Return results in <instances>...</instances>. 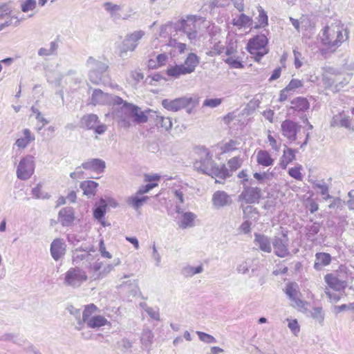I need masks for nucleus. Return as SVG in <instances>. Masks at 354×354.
<instances>
[{"instance_id":"41","label":"nucleus","mask_w":354,"mask_h":354,"mask_svg":"<svg viewBox=\"0 0 354 354\" xmlns=\"http://www.w3.org/2000/svg\"><path fill=\"white\" fill-rule=\"evenodd\" d=\"M312 183L313 188L319 189L324 200L330 198L331 196L328 194V187L324 180H315Z\"/></svg>"},{"instance_id":"49","label":"nucleus","mask_w":354,"mask_h":354,"mask_svg":"<svg viewBox=\"0 0 354 354\" xmlns=\"http://www.w3.org/2000/svg\"><path fill=\"white\" fill-rule=\"evenodd\" d=\"M228 57L224 60V62L227 64L231 68H243V64L239 58L235 55L227 56Z\"/></svg>"},{"instance_id":"32","label":"nucleus","mask_w":354,"mask_h":354,"mask_svg":"<svg viewBox=\"0 0 354 354\" xmlns=\"http://www.w3.org/2000/svg\"><path fill=\"white\" fill-rule=\"evenodd\" d=\"M88 271L92 273L94 279L102 278V269L103 268V262L97 259L96 261H90L86 265Z\"/></svg>"},{"instance_id":"50","label":"nucleus","mask_w":354,"mask_h":354,"mask_svg":"<svg viewBox=\"0 0 354 354\" xmlns=\"http://www.w3.org/2000/svg\"><path fill=\"white\" fill-rule=\"evenodd\" d=\"M12 12L11 6L9 4L3 3L0 6V19L1 20H10Z\"/></svg>"},{"instance_id":"3","label":"nucleus","mask_w":354,"mask_h":354,"mask_svg":"<svg viewBox=\"0 0 354 354\" xmlns=\"http://www.w3.org/2000/svg\"><path fill=\"white\" fill-rule=\"evenodd\" d=\"M199 153V158L196 159L194 162L195 170L202 174L221 178H226L232 175L224 165L221 167L216 166L207 149H201Z\"/></svg>"},{"instance_id":"7","label":"nucleus","mask_w":354,"mask_h":354,"mask_svg":"<svg viewBox=\"0 0 354 354\" xmlns=\"http://www.w3.org/2000/svg\"><path fill=\"white\" fill-rule=\"evenodd\" d=\"M145 35V32L142 30L128 33L122 42L120 48V56L123 57L127 52L134 51Z\"/></svg>"},{"instance_id":"13","label":"nucleus","mask_w":354,"mask_h":354,"mask_svg":"<svg viewBox=\"0 0 354 354\" xmlns=\"http://www.w3.org/2000/svg\"><path fill=\"white\" fill-rule=\"evenodd\" d=\"M289 239L285 232L281 236H275L272 241L274 254L279 257H285L289 254Z\"/></svg>"},{"instance_id":"27","label":"nucleus","mask_w":354,"mask_h":354,"mask_svg":"<svg viewBox=\"0 0 354 354\" xmlns=\"http://www.w3.org/2000/svg\"><path fill=\"white\" fill-rule=\"evenodd\" d=\"M82 167L86 170L101 173L104 171L106 164L105 162L99 158H92L82 164Z\"/></svg>"},{"instance_id":"37","label":"nucleus","mask_w":354,"mask_h":354,"mask_svg":"<svg viewBox=\"0 0 354 354\" xmlns=\"http://www.w3.org/2000/svg\"><path fill=\"white\" fill-rule=\"evenodd\" d=\"M110 324V322H109L104 316L100 315H93L86 323L87 326L91 328H100Z\"/></svg>"},{"instance_id":"20","label":"nucleus","mask_w":354,"mask_h":354,"mask_svg":"<svg viewBox=\"0 0 354 354\" xmlns=\"http://www.w3.org/2000/svg\"><path fill=\"white\" fill-rule=\"evenodd\" d=\"M174 210L176 213L181 214V216L178 221V225L180 228L186 229L194 225V220L196 218L194 213L191 212H183L179 205H176Z\"/></svg>"},{"instance_id":"59","label":"nucleus","mask_w":354,"mask_h":354,"mask_svg":"<svg viewBox=\"0 0 354 354\" xmlns=\"http://www.w3.org/2000/svg\"><path fill=\"white\" fill-rule=\"evenodd\" d=\"M120 264V260L119 259H116L114 260L113 263H106L105 265L103 264V268L102 269V277L107 275L109 272H111L115 266Z\"/></svg>"},{"instance_id":"33","label":"nucleus","mask_w":354,"mask_h":354,"mask_svg":"<svg viewBox=\"0 0 354 354\" xmlns=\"http://www.w3.org/2000/svg\"><path fill=\"white\" fill-rule=\"evenodd\" d=\"M326 283L335 290H341L345 288L346 283L344 281L339 279L332 274H328L324 277Z\"/></svg>"},{"instance_id":"60","label":"nucleus","mask_w":354,"mask_h":354,"mask_svg":"<svg viewBox=\"0 0 354 354\" xmlns=\"http://www.w3.org/2000/svg\"><path fill=\"white\" fill-rule=\"evenodd\" d=\"M31 111L33 114L35 115V118L37 120L42 123V126L38 128V131H40L44 125L48 123V121L44 117H43L41 113L35 106H32L31 107Z\"/></svg>"},{"instance_id":"46","label":"nucleus","mask_w":354,"mask_h":354,"mask_svg":"<svg viewBox=\"0 0 354 354\" xmlns=\"http://www.w3.org/2000/svg\"><path fill=\"white\" fill-rule=\"evenodd\" d=\"M156 122L166 131H169L172 128L171 119L169 117L156 115Z\"/></svg>"},{"instance_id":"10","label":"nucleus","mask_w":354,"mask_h":354,"mask_svg":"<svg viewBox=\"0 0 354 354\" xmlns=\"http://www.w3.org/2000/svg\"><path fill=\"white\" fill-rule=\"evenodd\" d=\"M198 103L197 98L182 97L174 100L165 99L162 101V106L168 111L176 112L189 106H196Z\"/></svg>"},{"instance_id":"18","label":"nucleus","mask_w":354,"mask_h":354,"mask_svg":"<svg viewBox=\"0 0 354 354\" xmlns=\"http://www.w3.org/2000/svg\"><path fill=\"white\" fill-rule=\"evenodd\" d=\"M300 129V125L290 120H284L281 125L283 136L291 142L296 140L297 134Z\"/></svg>"},{"instance_id":"31","label":"nucleus","mask_w":354,"mask_h":354,"mask_svg":"<svg viewBox=\"0 0 354 354\" xmlns=\"http://www.w3.org/2000/svg\"><path fill=\"white\" fill-rule=\"evenodd\" d=\"M331 261V257L328 253L317 252L315 254L314 268L321 270L324 266H328Z\"/></svg>"},{"instance_id":"15","label":"nucleus","mask_w":354,"mask_h":354,"mask_svg":"<svg viewBox=\"0 0 354 354\" xmlns=\"http://www.w3.org/2000/svg\"><path fill=\"white\" fill-rule=\"evenodd\" d=\"M286 294L292 301V306L299 308H306L308 303L299 299L300 292L296 283H290L286 285Z\"/></svg>"},{"instance_id":"23","label":"nucleus","mask_w":354,"mask_h":354,"mask_svg":"<svg viewBox=\"0 0 354 354\" xmlns=\"http://www.w3.org/2000/svg\"><path fill=\"white\" fill-rule=\"evenodd\" d=\"M66 243L62 239H55L50 245V254L55 261L60 259L66 253Z\"/></svg>"},{"instance_id":"39","label":"nucleus","mask_w":354,"mask_h":354,"mask_svg":"<svg viewBox=\"0 0 354 354\" xmlns=\"http://www.w3.org/2000/svg\"><path fill=\"white\" fill-rule=\"evenodd\" d=\"M167 74L172 77L178 78L181 75L189 74L183 64L176 65L167 68Z\"/></svg>"},{"instance_id":"55","label":"nucleus","mask_w":354,"mask_h":354,"mask_svg":"<svg viewBox=\"0 0 354 354\" xmlns=\"http://www.w3.org/2000/svg\"><path fill=\"white\" fill-rule=\"evenodd\" d=\"M302 169V166L301 165H298L295 167H291L288 170V174L293 178L297 180H302L303 175L301 173Z\"/></svg>"},{"instance_id":"6","label":"nucleus","mask_w":354,"mask_h":354,"mask_svg":"<svg viewBox=\"0 0 354 354\" xmlns=\"http://www.w3.org/2000/svg\"><path fill=\"white\" fill-rule=\"evenodd\" d=\"M267 44L268 39L265 35H257L249 40L247 50L254 56L255 61L259 62L261 57L268 53Z\"/></svg>"},{"instance_id":"1","label":"nucleus","mask_w":354,"mask_h":354,"mask_svg":"<svg viewBox=\"0 0 354 354\" xmlns=\"http://www.w3.org/2000/svg\"><path fill=\"white\" fill-rule=\"evenodd\" d=\"M151 111L149 109L142 111L139 106L122 99L121 103L114 104L112 114L117 119L120 127L129 129L133 122L146 123L148 121L147 113Z\"/></svg>"},{"instance_id":"21","label":"nucleus","mask_w":354,"mask_h":354,"mask_svg":"<svg viewBox=\"0 0 354 354\" xmlns=\"http://www.w3.org/2000/svg\"><path fill=\"white\" fill-rule=\"evenodd\" d=\"M178 34L176 23H167L160 28V37L163 39L161 42L162 46H166L170 38H175Z\"/></svg>"},{"instance_id":"8","label":"nucleus","mask_w":354,"mask_h":354,"mask_svg":"<svg viewBox=\"0 0 354 354\" xmlns=\"http://www.w3.org/2000/svg\"><path fill=\"white\" fill-rule=\"evenodd\" d=\"M80 127L93 130L97 135L104 134L108 129L107 126L102 123L98 116L94 113H89L83 115L80 122Z\"/></svg>"},{"instance_id":"51","label":"nucleus","mask_w":354,"mask_h":354,"mask_svg":"<svg viewBox=\"0 0 354 354\" xmlns=\"http://www.w3.org/2000/svg\"><path fill=\"white\" fill-rule=\"evenodd\" d=\"M37 7L36 0H22L21 1V9L24 12L32 11Z\"/></svg>"},{"instance_id":"36","label":"nucleus","mask_w":354,"mask_h":354,"mask_svg":"<svg viewBox=\"0 0 354 354\" xmlns=\"http://www.w3.org/2000/svg\"><path fill=\"white\" fill-rule=\"evenodd\" d=\"M98 183L93 180H85L81 183L80 188L83 191V194L88 198L95 194Z\"/></svg>"},{"instance_id":"24","label":"nucleus","mask_w":354,"mask_h":354,"mask_svg":"<svg viewBox=\"0 0 354 354\" xmlns=\"http://www.w3.org/2000/svg\"><path fill=\"white\" fill-rule=\"evenodd\" d=\"M310 108V103L308 100L304 97H297L290 102V106L288 111L294 112H305Z\"/></svg>"},{"instance_id":"26","label":"nucleus","mask_w":354,"mask_h":354,"mask_svg":"<svg viewBox=\"0 0 354 354\" xmlns=\"http://www.w3.org/2000/svg\"><path fill=\"white\" fill-rule=\"evenodd\" d=\"M75 219L74 210L71 207L62 208L58 215V221L63 226L71 225Z\"/></svg>"},{"instance_id":"12","label":"nucleus","mask_w":354,"mask_h":354,"mask_svg":"<svg viewBox=\"0 0 354 354\" xmlns=\"http://www.w3.org/2000/svg\"><path fill=\"white\" fill-rule=\"evenodd\" d=\"M35 171V158L31 155L23 157L17 168V176L19 179L26 180L29 179Z\"/></svg>"},{"instance_id":"35","label":"nucleus","mask_w":354,"mask_h":354,"mask_svg":"<svg viewBox=\"0 0 354 354\" xmlns=\"http://www.w3.org/2000/svg\"><path fill=\"white\" fill-rule=\"evenodd\" d=\"M107 204L104 199L101 198L100 201V205L94 209L93 216L97 219L102 225L106 226L105 221H104V216L106 213Z\"/></svg>"},{"instance_id":"56","label":"nucleus","mask_w":354,"mask_h":354,"mask_svg":"<svg viewBox=\"0 0 354 354\" xmlns=\"http://www.w3.org/2000/svg\"><path fill=\"white\" fill-rule=\"evenodd\" d=\"M41 187H42L41 184V183H38L36 185V187L32 188V194L37 199H39V198H42V199L49 198L50 195L48 193H42V192H41Z\"/></svg>"},{"instance_id":"62","label":"nucleus","mask_w":354,"mask_h":354,"mask_svg":"<svg viewBox=\"0 0 354 354\" xmlns=\"http://www.w3.org/2000/svg\"><path fill=\"white\" fill-rule=\"evenodd\" d=\"M304 82L298 79H292L286 86V90L294 92L296 89L303 87Z\"/></svg>"},{"instance_id":"61","label":"nucleus","mask_w":354,"mask_h":354,"mask_svg":"<svg viewBox=\"0 0 354 354\" xmlns=\"http://www.w3.org/2000/svg\"><path fill=\"white\" fill-rule=\"evenodd\" d=\"M196 334L198 335L200 340L205 343H207V344L216 343V338L209 334H207V333H205L201 332V331H197Z\"/></svg>"},{"instance_id":"58","label":"nucleus","mask_w":354,"mask_h":354,"mask_svg":"<svg viewBox=\"0 0 354 354\" xmlns=\"http://www.w3.org/2000/svg\"><path fill=\"white\" fill-rule=\"evenodd\" d=\"M297 150L292 149L291 148H286L283 151V153L281 156L284 160L290 163L294 160H295V154L297 153Z\"/></svg>"},{"instance_id":"22","label":"nucleus","mask_w":354,"mask_h":354,"mask_svg":"<svg viewBox=\"0 0 354 354\" xmlns=\"http://www.w3.org/2000/svg\"><path fill=\"white\" fill-rule=\"evenodd\" d=\"M212 205L215 209H220L230 205L232 203L231 196L224 191H216L212 198Z\"/></svg>"},{"instance_id":"38","label":"nucleus","mask_w":354,"mask_h":354,"mask_svg":"<svg viewBox=\"0 0 354 354\" xmlns=\"http://www.w3.org/2000/svg\"><path fill=\"white\" fill-rule=\"evenodd\" d=\"M199 62V57L195 53H191L188 55L183 64L185 65L188 73L190 74L195 71Z\"/></svg>"},{"instance_id":"34","label":"nucleus","mask_w":354,"mask_h":354,"mask_svg":"<svg viewBox=\"0 0 354 354\" xmlns=\"http://www.w3.org/2000/svg\"><path fill=\"white\" fill-rule=\"evenodd\" d=\"M237 53V39L235 35L229 34L226 37L225 53L227 56L234 55Z\"/></svg>"},{"instance_id":"16","label":"nucleus","mask_w":354,"mask_h":354,"mask_svg":"<svg viewBox=\"0 0 354 354\" xmlns=\"http://www.w3.org/2000/svg\"><path fill=\"white\" fill-rule=\"evenodd\" d=\"M330 125L332 127H342L348 130H354L353 119L351 120L350 117L344 111L333 116Z\"/></svg>"},{"instance_id":"47","label":"nucleus","mask_w":354,"mask_h":354,"mask_svg":"<svg viewBox=\"0 0 354 354\" xmlns=\"http://www.w3.org/2000/svg\"><path fill=\"white\" fill-rule=\"evenodd\" d=\"M225 52V46L221 41H215L207 55L211 57L220 55Z\"/></svg>"},{"instance_id":"4","label":"nucleus","mask_w":354,"mask_h":354,"mask_svg":"<svg viewBox=\"0 0 354 354\" xmlns=\"http://www.w3.org/2000/svg\"><path fill=\"white\" fill-rule=\"evenodd\" d=\"M204 24L205 20L201 17L187 16L177 22L178 31L186 35L189 40L195 44L200 37V30Z\"/></svg>"},{"instance_id":"57","label":"nucleus","mask_w":354,"mask_h":354,"mask_svg":"<svg viewBox=\"0 0 354 354\" xmlns=\"http://www.w3.org/2000/svg\"><path fill=\"white\" fill-rule=\"evenodd\" d=\"M242 160L240 157L236 156L230 159L227 162L228 166L231 171H234L241 167L242 165Z\"/></svg>"},{"instance_id":"25","label":"nucleus","mask_w":354,"mask_h":354,"mask_svg":"<svg viewBox=\"0 0 354 354\" xmlns=\"http://www.w3.org/2000/svg\"><path fill=\"white\" fill-rule=\"evenodd\" d=\"M232 24L233 26L241 28H248L252 24V17L245 15L244 13H232Z\"/></svg>"},{"instance_id":"11","label":"nucleus","mask_w":354,"mask_h":354,"mask_svg":"<svg viewBox=\"0 0 354 354\" xmlns=\"http://www.w3.org/2000/svg\"><path fill=\"white\" fill-rule=\"evenodd\" d=\"M121 102L122 98L119 96L104 93L99 88L93 91L90 99V104L93 106L112 105L113 106L114 104Z\"/></svg>"},{"instance_id":"30","label":"nucleus","mask_w":354,"mask_h":354,"mask_svg":"<svg viewBox=\"0 0 354 354\" xmlns=\"http://www.w3.org/2000/svg\"><path fill=\"white\" fill-rule=\"evenodd\" d=\"M254 243L257 245L260 250L265 252H271L272 248L270 239L264 234L258 233L254 234Z\"/></svg>"},{"instance_id":"5","label":"nucleus","mask_w":354,"mask_h":354,"mask_svg":"<svg viewBox=\"0 0 354 354\" xmlns=\"http://www.w3.org/2000/svg\"><path fill=\"white\" fill-rule=\"evenodd\" d=\"M86 66L89 68L88 77L92 83L94 84L105 83L106 73L109 67L105 62L90 57L86 61Z\"/></svg>"},{"instance_id":"42","label":"nucleus","mask_w":354,"mask_h":354,"mask_svg":"<svg viewBox=\"0 0 354 354\" xmlns=\"http://www.w3.org/2000/svg\"><path fill=\"white\" fill-rule=\"evenodd\" d=\"M99 311L98 308L93 304L85 306L84 310L82 313V322L85 324L88 322L89 319L92 318L96 313Z\"/></svg>"},{"instance_id":"40","label":"nucleus","mask_w":354,"mask_h":354,"mask_svg":"<svg viewBox=\"0 0 354 354\" xmlns=\"http://www.w3.org/2000/svg\"><path fill=\"white\" fill-rule=\"evenodd\" d=\"M321 225L319 223H313L311 225H308L306 227V236L307 239L310 241H314L316 234L319 232Z\"/></svg>"},{"instance_id":"48","label":"nucleus","mask_w":354,"mask_h":354,"mask_svg":"<svg viewBox=\"0 0 354 354\" xmlns=\"http://www.w3.org/2000/svg\"><path fill=\"white\" fill-rule=\"evenodd\" d=\"M258 11H259V16L257 17L258 24L254 26V28H259L261 27H265L266 26L268 25V16H267L266 12L264 11V10L261 7H259L258 8Z\"/></svg>"},{"instance_id":"64","label":"nucleus","mask_w":354,"mask_h":354,"mask_svg":"<svg viewBox=\"0 0 354 354\" xmlns=\"http://www.w3.org/2000/svg\"><path fill=\"white\" fill-rule=\"evenodd\" d=\"M250 267L251 260L248 259L239 263L237 266L236 270L239 273L244 274L248 272Z\"/></svg>"},{"instance_id":"45","label":"nucleus","mask_w":354,"mask_h":354,"mask_svg":"<svg viewBox=\"0 0 354 354\" xmlns=\"http://www.w3.org/2000/svg\"><path fill=\"white\" fill-rule=\"evenodd\" d=\"M203 271V267L202 265H199L197 267L191 266H187L182 270V273L187 277H190L194 274L201 273Z\"/></svg>"},{"instance_id":"29","label":"nucleus","mask_w":354,"mask_h":354,"mask_svg":"<svg viewBox=\"0 0 354 354\" xmlns=\"http://www.w3.org/2000/svg\"><path fill=\"white\" fill-rule=\"evenodd\" d=\"M257 162L259 165L267 167L273 165L274 160L266 150L258 151L256 156Z\"/></svg>"},{"instance_id":"28","label":"nucleus","mask_w":354,"mask_h":354,"mask_svg":"<svg viewBox=\"0 0 354 354\" xmlns=\"http://www.w3.org/2000/svg\"><path fill=\"white\" fill-rule=\"evenodd\" d=\"M23 138H19L15 141V145L19 149H25L28 145L35 141V136L29 129H24L22 131Z\"/></svg>"},{"instance_id":"2","label":"nucleus","mask_w":354,"mask_h":354,"mask_svg":"<svg viewBox=\"0 0 354 354\" xmlns=\"http://www.w3.org/2000/svg\"><path fill=\"white\" fill-rule=\"evenodd\" d=\"M348 38V32L337 20L326 26L319 35L322 44L330 52H335Z\"/></svg>"},{"instance_id":"43","label":"nucleus","mask_w":354,"mask_h":354,"mask_svg":"<svg viewBox=\"0 0 354 354\" xmlns=\"http://www.w3.org/2000/svg\"><path fill=\"white\" fill-rule=\"evenodd\" d=\"M138 196V195L129 197L127 200V204L135 209H138L140 208L149 198L148 196H142L139 198Z\"/></svg>"},{"instance_id":"17","label":"nucleus","mask_w":354,"mask_h":354,"mask_svg":"<svg viewBox=\"0 0 354 354\" xmlns=\"http://www.w3.org/2000/svg\"><path fill=\"white\" fill-rule=\"evenodd\" d=\"M104 8L113 20H119L121 19L123 20H127L135 14L133 10L130 8L128 14H125L124 16H122L120 15L122 6L109 1L104 3Z\"/></svg>"},{"instance_id":"54","label":"nucleus","mask_w":354,"mask_h":354,"mask_svg":"<svg viewBox=\"0 0 354 354\" xmlns=\"http://www.w3.org/2000/svg\"><path fill=\"white\" fill-rule=\"evenodd\" d=\"M153 338V333L149 329L144 330L142 333L141 341L142 344L146 346H150L152 344Z\"/></svg>"},{"instance_id":"53","label":"nucleus","mask_w":354,"mask_h":354,"mask_svg":"<svg viewBox=\"0 0 354 354\" xmlns=\"http://www.w3.org/2000/svg\"><path fill=\"white\" fill-rule=\"evenodd\" d=\"M166 46L175 48L180 53H184L186 48V44L177 41L176 37L170 38L169 41L166 43Z\"/></svg>"},{"instance_id":"14","label":"nucleus","mask_w":354,"mask_h":354,"mask_svg":"<svg viewBox=\"0 0 354 354\" xmlns=\"http://www.w3.org/2000/svg\"><path fill=\"white\" fill-rule=\"evenodd\" d=\"M93 247L86 249L81 248H76L72 251V263L74 265H79L82 262L88 263L95 260L94 256L91 252H94Z\"/></svg>"},{"instance_id":"19","label":"nucleus","mask_w":354,"mask_h":354,"mask_svg":"<svg viewBox=\"0 0 354 354\" xmlns=\"http://www.w3.org/2000/svg\"><path fill=\"white\" fill-rule=\"evenodd\" d=\"M261 189L258 187H245L239 196V200L245 202L246 204L258 203L261 198Z\"/></svg>"},{"instance_id":"9","label":"nucleus","mask_w":354,"mask_h":354,"mask_svg":"<svg viewBox=\"0 0 354 354\" xmlns=\"http://www.w3.org/2000/svg\"><path fill=\"white\" fill-rule=\"evenodd\" d=\"M88 279L86 272L79 267L69 268L64 274V283L66 286L79 288Z\"/></svg>"},{"instance_id":"44","label":"nucleus","mask_w":354,"mask_h":354,"mask_svg":"<svg viewBox=\"0 0 354 354\" xmlns=\"http://www.w3.org/2000/svg\"><path fill=\"white\" fill-rule=\"evenodd\" d=\"M243 212V218L246 219L257 220L259 218V212L257 209L251 205H247L245 207L242 204L241 205Z\"/></svg>"},{"instance_id":"63","label":"nucleus","mask_w":354,"mask_h":354,"mask_svg":"<svg viewBox=\"0 0 354 354\" xmlns=\"http://www.w3.org/2000/svg\"><path fill=\"white\" fill-rule=\"evenodd\" d=\"M237 142L230 140L229 142H225L221 147L222 153H228L236 149Z\"/></svg>"},{"instance_id":"52","label":"nucleus","mask_w":354,"mask_h":354,"mask_svg":"<svg viewBox=\"0 0 354 354\" xmlns=\"http://www.w3.org/2000/svg\"><path fill=\"white\" fill-rule=\"evenodd\" d=\"M187 191V187L186 185L180 186L179 188L174 189L172 190V193L175 198H176L180 203H183L185 202V194Z\"/></svg>"}]
</instances>
